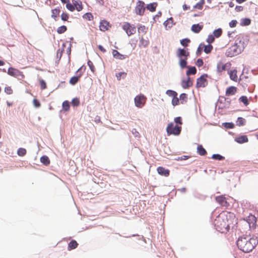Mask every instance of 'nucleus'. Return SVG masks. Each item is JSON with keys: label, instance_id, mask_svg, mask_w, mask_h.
<instances>
[{"label": "nucleus", "instance_id": "obj_50", "mask_svg": "<svg viewBox=\"0 0 258 258\" xmlns=\"http://www.w3.org/2000/svg\"><path fill=\"white\" fill-rule=\"evenodd\" d=\"M147 32V29L145 26H141L138 28L139 33H143L145 34Z\"/></svg>", "mask_w": 258, "mask_h": 258}, {"label": "nucleus", "instance_id": "obj_40", "mask_svg": "<svg viewBox=\"0 0 258 258\" xmlns=\"http://www.w3.org/2000/svg\"><path fill=\"white\" fill-rule=\"evenodd\" d=\"M67 27L66 26H61L57 28V32L58 34H62L67 31Z\"/></svg>", "mask_w": 258, "mask_h": 258}, {"label": "nucleus", "instance_id": "obj_60", "mask_svg": "<svg viewBox=\"0 0 258 258\" xmlns=\"http://www.w3.org/2000/svg\"><path fill=\"white\" fill-rule=\"evenodd\" d=\"M203 44H200L197 51V55L199 56L201 55L203 49Z\"/></svg>", "mask_w": 258, "mask_h": 258}, {"label": "nucleus", "instance_id": "obj_20", "mask_svg": "<svg viewBox=\"0 0 258 258\" xmlns=\"http://www.w3.org/2000/svg\"><path fill=\"white\" fill-rule=\"evenodd\" d=\"M235 141L236 142H237L239 144H242V143L247 142L248 141V139L246 136L243 135V136H241L240 137L236 138Z\"/></svg>", "mask_w": 258, "mask_h": 258}, {"label": "nucleus", "instance_id": "obj_59", "mask_svg": "<svg viewBox=\"0 0 258 258\" xmlns=\"http://www.w3.org/2000/svg\"><path fill=\"white\" fill-rule=\"evenodd\" d=\"M203 60L201 58L198 59V60L196 62V64L199 67L202 66L203 65Z\"/></svg>", "mask_w": 258, "mask_h": 258}, {"label": "nucleus", "instance_id": "obj_44", "mask_svg": "<svg viewBox=\"0 0 258 258\" xmlns=\"http://www.w3.org/2000/svg\"><path fill=\"white\" fill-rule=\"evenodd\" d=\"M18 154L20 156H24L26 154V150L24 148H19L18 150Z\"/></svg>", "mask_w": 258, "mask_h": 258}, {"label": "nucleus", "instance_id": "obj_45", "mask_svg": "<svg viewBox=\"0 0 258 258\" xmlns=\"http://www.w3.org/2000/svg\"><path fill=\"white\" fill-rule=\"evenodd\" d=\"M212 158L213 159L217 160H222L224 159V157L219 155V154H213L212 155Z\"/></svg>", "mask_w": 258, "mask_h": 258}, {"label": "nucleus", "instance_id": "obj_3", "mask_svg": "<svg viewBox=\"0 0 258 258\" xmlns=\"http://www.w3.org/2000/svg\"><path fill=\"white\" fill-rule=\"evenodd\" d=\"M244 48L243 42L236 40L234 44L227 49L226 55L228 57H233L241 53Z\"/></svg>", "mask_w": 258, "mask_h": 258}, {"label": "nucleus", "instance_id": "obj_19", "mask_svg": "<svg viewBox=\"0 0 258 258\" xmlns=\"http://www.w3.org/2000/svg\"><path fill=\"white\" fill-rule=\"evenodd\" d=\"M112 55L114 58L116 59L122 60L125 58V55L120 54L117 50H113L112 51Z\"/></svg>", "mask_w": 258, "mask_h": 258}, {"label": "nucleus", "instance_id": "obj_46", "mask_svg": "<svg viewBox=\"0 0 258 258\" xmlns=\"http://www.w3.org/2000/svg\"><path fill=\"white\" fill-rule=\"evenodd\" d=\"M166 94L173 97H174L177 95V94L176 92L170 90H168L166 91Z\"/></svg>", "mask_w": 258, "mask_h": 258}, {"label": "nucleus", "instance_id": "obj_17", "mask_svg": "<svg viewBox=\"0 0 258 258\" xmlns=\"http://www.w3.org/2000/svg\"><path fill=\"white\" fill-rule=\"evenodd\" d=\"M227 63H224L222 61L218 62L217 65V71L219 73L225 71L226 69Z\"/></svg>", "mask_w": 258, "mask_h": 258}, {"label": "nucleus", "instance_id": "obj_26", "mask_svg": "<svg viewBox=\"0 0 258 258\" xmlns=\"http://www.w3.org/2000/svg\"><path fill=\"white\" fill-rule=\"evenodd\" d=\"M78 243L75 240H72L68 244V249L71 250L77 247Z\"/></svg>", "mask_w": 258, "mask_h": 258}, {"label": "nucleus", "instance_id": "obj_30", "mask_svg": "<svg viewBox=\"0 0 258 258\" xmlns=\"http://www.w3.org/2000/svg\"><path fill=\"white\" fill-rule=\"evenodd\" d=\"M202 47L204 48V52L207 54L210 53L213 49V46L210 44L208 45L203 44Z\"/></svg>", "mask_w": 258, "mask_h": 258}, {"label": "nucleus", "instance_id": "obj_61", "mask_svg": "<svg viewBox=\"0 0 258 258\" xmlns=\"http://www.w3.org/2000/svg\"><path fill=\"white\" fill-rule=\"evenodd\" d=\"M237 24V21L235 20H232L229 23V26L231 28L235 27L236 26Z\"/></svg>", "mask_w": 258, "mask_h": 258}, {"label": "nucleus", "instance_id": "obj_43", "mask_svg": "<svg viewBox=\"0 0 258 258\" xmlns=\"http://www.w3.org/2000/svg\"><path fill=\"white\" fill-rule=\"evenodd\" d=\"M66 8L68 10H69L71 12H73L75 10L74 4L70 3V2L66 4Z\"/></svg>", "mask_w": 258, "mask_h": 258}, {"label": "nucleus", "instance_id": "obj_32", "mask_svg": "<svg viewBox=\"0 0 258 258\" xmlns=\"http://www.w3.org/2000/svg\"><path fill=\"white\" fill-rule=\"evenodd\" d=\"M40 161L45 165H48L50 163L49 158L46 156H43L40 158Z\"/></svg>", "mask_w": 258, "mask_h": 258}, {"label": "nucleus", "instance_id": "obj_18", "mask_svg": "<svg viewBox=\"0 0 258 258\" xmlns=\"http://www.w3.org/2000/svg\"><path fill=\"white\" fill-rule=\"evenodd\" d=\"M203 28V25H200L199 24H194L191 28V30L192 32L196 33H199Z\"/></svg>", "mask_w": 258, "mask_h": 258}, {"label": "nucleus", "instance_id": "obj_12", "mask_svg": "<svg viewBox=\"0 0 258 258\" xmlns=\"http://www.w3.org/2000/svg\"><path fill=\"white\" fill-rule=\"evenodd\" d=\"M250 228H255L256 225V219L253 215H249L246 220Z\"/></svg>", "mask_w": 258, "mask_h": 258}, {"label": "nucleus", "instance_id": "obj_34", "mask_svg": "<svg viewBox=\"0 0 258 258\" xmlns=\"http://www.w3.org/2000/svg\"><path fill=\"white\" fill-rule=\"evenodd\" d=\"M83 18L88 21H92L94 17L91 13H87L83 16Z\"/></svg>", "mask_w": 258, "mask_h": 258}, {"label": "nucleus", "instance_id": "obj_15", "mask_svg": "<svg viewBox=\"0 0 258 258\" xmlns=\"http://www.w3.org/2000/svg\"><path fill=\"white\" fill-rule=\"evenodd\" d=\"M157 172L159 174L164 176L165 177H167L169 175L170 171L167 169H165V168L160 166L158 167L157 169Z\"/></svg>", "mask_w": 258, "mask_h": 258}, {"label": "nucleus", "instance_id": "obj_64", "mask_svg": "<svg viewBox=\"0 0 258 258\" xmlns=\"http://www.w3.org/2000/svg\"><path fill=\"white\" fill-rule=\"evenodd\" d=\"M99 49L102 51L103 53H104L106 52V49L101 45H99L98 46Z\"/></svg>", "mask_w": 258, "mask_h": 258}, {"label": "nucleus", "instance_id": "obj_10", "mask_svg": "<svg viewBox=\"0 0 258 258\" xmlns=\"http://www.w3.org/2000/svg\"><path fill=\"white\" fill-rule=\"evenodd\" d=\"M207 75H202L197 80L196 86L197 88L205 87L207 84L206 80Z\"/></svg>", "mask_w": 258, "mask_h": 258}, {"label": "nucleus", "instance_id": "obj_4", "mask_svg": "<svg viewBox=\"0 0 258 258\" xmlns=\"http://www.w3.org/2000/svg\"><path fill=\"white\" fill-rule=\"evenodd\" d=\"M181 131V126L178 125H174L173 122L168 124L166 127L167 134L168 136L173 135L174 136H178Z\"/></svg>", "mask_w": 258, "mask_h": 258}, {"label": "nucleus", "instance_id": "obj_27", "mask_svg": "<svg viewBox=\"0 0 258 258\" xmlns=\"http://www.w3.org/2000/svg\"><path fill=\"white\" fill-rule=\"evenodd\" d=\"M188 70L186 71V75H195L197 73V69L195 67H187Z\"/></svg>", "mask_w": 258, "mask_h": 258}, {"label": "nucleus", "instance_id": "obj_6", "mask_svg": "<svg viewBox=\"0 0 258 258\" xmlns=\"http://www.w3.org/2000/svg\"><path fill=\"white\" fill-rule=\"evenodd\" d=\"M145 3L141 1L137 2L135 7V12L137 15L143 16L145 13Z\"/></svg>", "mask_w": 258, "mask_h": 258}, {"label": "nucleus", "instance_id": "obj_42", "mask_svg": "<svg viewBox=\"0 0 258 258\" xmlns=\"http://www.w3.org/2000/svg\"><path fill=\"white\" fill-rule=\"evenodd\" d=\"M126 76V73L125 72H120L116 74V77L118 80H120L121 77L124 78Z\"/></svg>", "mask_w": 258, "mask_h": 258}, {"label": "nucleus", "instance_id": "obj_54", "mask_svg": "<svg viewBox=\"0 0 258 258\" xmlns=\"http://www.w3.org/2000/svg\"><path fill=\"white\" fill-rule=\"evenodd\" d=\"M39 83H40L41 89L42 90H44L46 88V84L44 80H40L39 81Z\"/></svg>", "mask_w": 258, "mask_h": 258}, {"label": "nucleus", "instance_id": "obj_56", "mask_svg": "<svg viewBox=\"0 0 258 258\" xmlns=\"http://www.w3.org/2000/svg\"><path fill=\"white\" fill-rule=\"evenodd\" d=\"M33 104L34 106L36 108H38L41 106V104H40V102L36 99H33Z\"/></svg>", "mask_w": 258, "mask_h": 258}, {"label": "nucleus", "instance_id": "obj_58", "mask_svg": "<svg viewBox=\"0 0 258 258\" xmlns=\"http://www.w3.org/2000/svg\"><path fill=\"white\" fill-rule=\"evenodd\" d=\"M87 63H88V65L89 67L90 70H91V71L94 72L95 71V67L93 65V62L89 60L88 61Z\"/></svg>", "mask_w": 258, "mask_h": 258}, {"label": "nucleus", "instance_id": "obj_55", "mask_svg": "<svg viewBox=\"0 0 258 258\" xmlns=\"http://www.w3.org/2000/svg\"><path fill=\"white\" fill-rule=\"evenodd\" d=\"M174 121L177 124L176 125L178 124L181 125L182 124V118L181 117H175Z\"/></svg>", "mask_w": 258, "mask_h": 258}, {"label": "nucleus", "instance_id": "obj_13", "mask_svg": "<svg viewBox=\"0 0 258 258\" xmlns=\"http://www.w3.org/2000/svg\"><path fill=\"white\" fill-rule=\"evenodd\" d=\"M81 69H82V68H80L77 71V73H79V74L77 76H74L70 79L69 82L71 85H74L76 84H77L78 83V82L79 81L81 77L82 76V73H81L80 72V71L81 70Z\"/></svg>", "mask_w": 258, "mask_h": 258}, {"label": "nucleus", "instance_id": "obj_1", "mask_svg": "<svg viewBox=\"0 0 258 258\" xmlns=\"http://www.w3.org/2000/svg\"><path fill=\"white\" fill-rule=\"evenodd\" d=\"M233 217V213L223 211L214 220V224L216 229L221 233H226L229 229Z\"/></svg>", "mask_w": 258, "mask_h": 258}, {"label": "nucleus", "instance_id": "obj_2", "mask_svg": "<svg viewBox=\"0 0 258 258\" xmlns=\"http://www.w3.org/2000/svg\"><path fill=\"white\" fill-rule=\"evenodd\" d=\"M257 243L258 241L256 238L246 235L240 236L237 240L238 248L246 253L251 251Z\"/></svg>", "mask_w": 258, "mask_h": 258}, {"label": "nucleus", "instance_id": "obj_57", "mask_svg": "<svg viewBox=\"0 0 258 258\" xmlns=\"http://www.w3.org/2000/svg\"><path fill=\"white\" fill-rule=\"evenodd\" d=\"M5 92L9 95L12 94L13 93V90L11 87H6L5 88Z\"/></svg>", "mask_w": 258, "mask_h": 258}, {"label": "nucleus", "instance_id": "obj_52", "mask_svg": "<svg viewBox=\"0 0 258 258\" xmlns=\"http://www.w3.org/2000/svg\"><path fill=\"white\" fill-rule=\"evenodd\" d=\"M224 126L227 128H233L234 124L232 122H226L224 123Z\"/></svg>", "mask_w": 258, "mask_h": 258}, {"label": "nucleus", "instance_id": "obj_16", "mask_svg": "<svg viewBox=\"0 0 258 258\" xmlns=\"http://www.w3.org/2000/svg\"><path fill=\"white\" fill-rule=\"evenodd\" d=\"M237 88L234 86H230L227 88L225 94L226 96H231L234 95L237 92Z\"/></svg>", "mask_w": 258, "mask_h": 258}, {"label": "nucleus", "instance_id": "obj_51", "mask_svg": "<svg viewBox=\"0 0 258 258\" xmlns=\"http://www.w3.org/2000/svg\"><path fill=\"white\" fill-rule=\"evenodd\" d=\"M69 15L68 13L63 12L61 15V19L62 21H68Z\"/></svg>", "mask_w": 258, "mask_h": 258}, {"label": "nucleus", "instance_id": "obj_53", "mask_svg": "<svg viewBox=\"0 0 258 258\" xmlns=\"http://www.w3.org/2000/svg\"><path fill=\"white\" fill-rule=\"evenodd\" d=\"M172 103L173 105L175 106L178 104L179 103V99L177 97V96L173 97L172 100Z\"/></svg>", "mask_w": 258, "mask_h": 258}, {"label": "nucleus", "instance_id": "obj_25", "mask_svg": "<svg viewBox=\"0 0 258 258\" xmlns=\"http://www.w3.org/2000/svg\"><path fill=\"white\" fill-rule=\"evenodd\" d=\"M197 152L201 156H204L207 154V151L201 145L198 146Z\"/></svg>", "mask_w": 258, "mask_h": 258}, {"label": "nucleus", "instance_id": "obj_39", "mask_svg": "<svg viewBox=\"0 0 258 258\" xmlns=\"http://www.w3.org/2000/svg\"><path fill=\"white\" fill-rule=\"evenodd\" d=\"M251 21L248 18H244L241 20V24L243 26H248L250 24Z\"/></svg>", "mask_w": 258, "mask_h": 258}, {"label": "nucleus", "instance_id": "obj_36", "mask_svg": "<svg viewBox=\"0 0 258 258\" xmlns=\"http://www.w3.org/2000/svg\"><path fill=\"white\" fill-rule=\"evenodd\" d=\"M62 106L63 110L67 111L70 110V102L68 101H64Z\"/></svg>", "mask_w": 258, "mask_h": 258}, {"label": "nucleus", "instance_id": "obj_62", "mask_svg": "<svg viewBox=\"0 0 258 258\" xmlns=\"http://www.w3.org/2000/svg\"><path fill=\"white\" fill-rule=\"evenodd\" d=\"M243 8L242 6H236L235 10L236 12H241L243 10Z\"/></svg>", "mask_w": 258, "mask_h": 258}, {"label": "nucleus", "instance_id": "obj_24", "mask_svg": "<svg viewBox=\"0 0 258 258\" xmlns=\"http://www.w3.org/2000/svg\"><path fill=\"white\" fill-rule=\"evenodd\" d=\"M75 10L76 9L78 12L82 11L83 9L82 3L81 1H75L74 3Z\"/></svg>", "mask_w": 258, "mask_h": 258}, {"label": "nucleus", "instance_id": "obj_11", "mask_svg": "<svg viewBox=\"0 0 258 258\" xmlns=\"http://www.w3.org/2000/svg\"><path fill=\"white\" fill-rule=\"evenodd\" d=\"M111 27V24L106 20H103L100 22L99 29L101 31H107Z\"/></svg>", "mask_w": 258, "mask_h": 258}, {"label": "nucleus", "instance_id": "obj_7", "mask_svg": "<svg viewBox=\"0 0 258 258\" xmlns=\"http://www.w3.org/2000/svg\"><path fill=\"white\" fill-rule=\"evenodd\" d=\"M146 98L143 95L137 96L135 98V105L139 108L142 107L145 104Z\"/></svg>", "mask_w": 258, "mask_h": 258}, {"label": "nucleus", "instance_id": "obj_29", "mask_svg": "<svg viewBox=\"0 0 258 258\" xmlns=\"http://www.w3.org/2000/svg\"><path fill=\"white\" fill-rule=\"evenodd\" d=\"M205 4V0H200L199 3L194 6L193 8L194 9H198L201 10L203 9V6Z\"/></svg>", "mask_w": 258, "mask_h": 258}, {"label": "nucleus", "instance_id": "obj_28", "mask_svg": "<svg viewBox=\"0 0 258 258\" xmlns=\"http://www.w3.org/2000/svg\"><path fill=\"white\" fill-rule=\"evenodd\" d=\"M60 9L59 8H55L52 10L51 17L55 20H56V18L59 16L60 13Z\"/></svg>", "mask_w": 258, "mask_h": 258}, {"label": "nucleus", "instance_id": "obj_8", "mask_svg": "<svg viewBox=\"0 0 258 258\" xmlns=\"http://www.w3.org/2000/svg\"><path fill=\"white\" fill-rule=\"evenodd\" d=\"M215 200L217 203L225 208H227L229 206V203L227 201V199L223 195L216 197L215 198Z\"/></svg>", "mask_w": 258, "mask_h": 258}, {"label": "nucleus", "instance_id": "obj_38", "mask_svg": "<svg viewBox=\"0 0 258 258\" xmlns=\"http://www.w3.org/2000/svg\"><path fill=\"white\" fill-rule=\"evenodd\" d=\"M179 99L181 103L183 104L187 101V95L185 93H182L180 95Z\"/></svg>", "mask_w": 258, "mask_h": 258}, {"label": "nucleus", "instance_id": "obj_9", "mask_svg": "<svg viewBox=\"0 0 258 258\" xmlns=\"http://www.w3.org/2000/svg\"><path fill=\"white\" fill-rule=\"evenodd\" d=\"M8 74L9 75L14 77H21L22 78H24L25 77L22 72H20L18 69L13 68H10L9 69Z\"/></svg>", "mask_w": 258, "mask_h": 258}, {"label": "nucleus", "instance_id": "obj_21", "mask_svg": "<svg viewBox=\"0 0 258 258\" xmlns=\"http://www.w3.org/2000/svg\"><path fill=\"white\" fill-rule=\"evenodd\" d=\"M192 82L190 80V79L189 77H188L187 80H183L182 82V86L183 88L186 89L190 86H192Z\"/></svg>", "mask_w": 258, "mask_h": 258}, {"label": "nucleus", "instance_id": "obj_41", "mask_svg": "<svg viewBox=\"0 0 258 258\" xmlns=\"http://www.w3.org/2000/svg\"><path fill=\"white\" fill-rule=\"evenodd\" d=\"M186 59H185V58H183V59L180 58V60L179 61V65L182 69H183V68H185V67H186V64H187V62L186 60Z\"/></svg>", "mask_w": 258, "mask_h": 258}, {"label": "nucleus", "instance_id": "obj_31", "mask_svg": "<svg viewBox=\"0 0 258 258\" xmlns=\"http://www.w3.org/2000/svg\"><path fill=\"white\" fill-rule=\"evenodd\" d=\"M157 6V4L156 3H153L147 5L146 8L148 10H149L151 12H154L156 10Z\"/></svg>", "mask_w": 258, "mask_h": 258}, {"label": "nucleus", "instance_id": "obj_35", "mask_svg": "<svg viewBox=\"0 0 258 258\" xmlns=\"http://www.w3.org/2000/svg\"><path fill=\"white\" fill-rule=\"evenodd\" d=\"M239 101L242 102L245 106H247L249 104V102L247 97L245 96H242L240 97Z\"/></svg>", "mask_w": 258, "mask_h": 258}, {"label": "nucleus", "instance_id": "obj_33", "mask_svg": "<svg viewBox=\"0 0 258 258\" xmlns=\"http://www.w3.org/2000/svg\"><path fill=\"white\" fill-rule=\"evenodd\" d=\"M245 119L242 117H239L237 118L236 121V125L240 126L244 125L245 124Z\"/></svg>", "mask_w": 258, "mask_h": 258}, {"label": "nucleus", "instance_id": "obj_48", "mask_svg": "<svg viewBox=\"0 0 258 258\" xmlns=\"http://www.w3.org/2000/svg\"><path fill=\"white\" fill-rule=\"evenodd\" d=\"M190 42V40L188 38H185L180 41V43L182 45L184 46H187L188 45V43Z\"/></svg>", "mask_w": 258, "mask_h": 258}, {"label": "nucleus", "instance_id": "obj_37", "mask_svg": "<svg viewBox=\"0 0 258 258\" xmlns=\"http://www.w3.org/2000/svg\"><path fill=\"white\" fill-rule=\"evenodd\" d=\"M222 33V29L221 28H219L214 31L213 35L215 37L218 38L221 35Z\"/></svg>", "mask_w": 258, "mask_h": 258}, {"label": "nucleus", "instance_id": "obj_47", "mask_svg": "<svg viewBox=\"0 0 258 258\" xmlns=\"http://www.w3.org/2000/svg\"><path fill=\"white\" fill-rule=\"evenodd\" d=\"M215 40V37L213 35H209L207 38V41L209 44L213 43Z\"/></svg>", "mask_w": 258, "mask_h": 258}, {"label": "nucleus", "instance_id": "obj_5", "mask_svg": "<svg viewBox=\"0 0 258 258\" xmlns=\"http://www.w3.org/2000/svg\"><path fill=\"white\" fill-rule=\"evenodd\" d=\"M122 28L128 36L134 34L136 32V26L128 22L123 23Z\"/></svg>", "mask_w": 258, "mask_h": 258}, {"label": "nucleus", "instance_id": "obj_49", "mask_svg": "<svg viewBox=\"0 0 258 258\" xmlns=\"http://www.w3.org/2000/svg\"><path fill=\"white\" fill-rule=\"evenodd\" d=\"M71 103L74 106H78L80 104V101L78 98H75L72 100Z\"/></svg>", "mask_w": 258, "mask_h": 258}, {"label": "nucleus", "instance_id": "obj_22", "mask_svg": "<svg viewBox=\"0 0 258 258\" xmlns=\"http://www.w3.org/2000/svg\"><path fill=\"white\" fill-rule=\"evenodd\" d=\"M237 72V71L235 70L230 71L229 72L230 79L235 82H237L238 80Z\"/></svg>", "mask_w": 258, "mask_h": 258}, {"label": "nucleus", "instance_id": "obj_23", "mask_svg": "<svg viewBox=\"0 0 258 258\" xmlns=\"http://www.w3.org/2000/svg\"><path fill=\"white\" fill-rule=\"evenodd\" d=\"M149 43V40L147 39H145L143 37H141L140 39V42L139 44V47H147Z\"/></svg>", "mask_w": 258, "mask_h": 258}, {"label": "nucleus", "instance_id": "obj_63", "mask_svg": "<svg viewBox=\"0 0 258 258\" xmlns=\"http://www.w3.org/2000/svg\"><path fill=\"white\" fill-rule=\"evenodd\" d=\"M189 157L188 156H181V157H179L178 158V159H177V160H186Z\"/></svg>", "mask_w": 258, "mask_h": 258}, {"label": "nucleus", "instance_id": "obj_14", "mask_svg": "<svg viewBox=\"0 0 258 258\" xmlns=\"http://www.w3.org/2000/svg\"><path fill=\"white\" fill-rule=\"evenodd\" d=\"M177 55L180 58L183 56L184 58L187 59V57L189 55V52L184 49L179 48L177 51Z\"/></svg>", "mask_w": 258, "mask_h": 258}]
</instances>
